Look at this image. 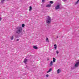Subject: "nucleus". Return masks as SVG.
Returning <instances> with one entry per match:
<instances>
[{
  "mask_svg": "<svg viewBox=\"0 0 79 79\" xmlns=\"http://www.w3.org/2000/svg\"><path fill=\"white\" fill-rule=\"evenodd\" d=\"M23 31V29L22 28L20 27H17L15 30V31L16 34H19L21 33H22Z\"/></svg>",
  "mask_w": 79,
  "mask_h": 79,
  "instance_id": "obj_1",
  "label": "nucleus"
},
{
  "mask_svg": "<svg viewBox=\"0 0 79 79\" xmlns=\"http://www.w3.org/2000/svg\"><path fill=\"white\" fill-rule=\"evenodd\" d=\"M46 19V23L47 24H50V23H51V21H52V20L51 19V18L50 17V16H48L47 17Z\"/></svg>",
  "mask_w": 79,
  "mask_h": 79,
  "instance_id": "obj_2",
  "label": "nucleus"
},
{
  "mask_svg": "<svg viewBox=\"0 0 79 79\" xmlns=\"http://www.w3.org/2000/svg\"><path fill=\"white\" fill-rule=\"evenodd\" d=\"M79 65V60H78L77 61L76 63L75 64L74 67L77 68Z\"/></svg>",
  "mask_w": 79,
  "mask_h": 79,
  "instance_id": "obj_3",
  "label": "nucleus"
},
{
  "mask_svg": "<svg viewBox=\"0 0 79 79\" xmlns=\"http://www.w3.org/2000/svg\"><path fill=\"white\" fill-rule=\"evenodd\" d=\"M60 4H59L57 5V6L55 7V10H58V9H60Z\"/></svg>",
  "mask_w": 79,
  "mask_h": 79,
  "instance_id": "obj_4",
  "label": "nucleus"
},
{
  "mask_svg": "<svg viewBox=\"0 0 79 79\" xmlns=\"http://www.w3.org/2000/svg\"><path fill=\"white\" fill-rule=\"evenodd\" d=\"M27 59H26V58H25L23 62L24 63H26V62H27Z\"/></svg>",
  "mask_w": 79,
  "mask_h": 79,
  "instance_id": "obj_5",
  "label": "nucleus"
},
{
  "mask_svg": "<svg viewBox=\"0 0 79 79\" xmlns=\"http://www.w3.org/2000/svg\"><path fill=\"white\" fill-rule=\"evenodd\" d=\"M54 47H54V49L55 50H56V48L57 47V46H56V44H55L54 45Z\"/></svg>",
  "mask_w": 79,
  "mask_h": 79,
  "instance_id": "obj_6",
  "label": "nucleus"
},
{
  "mask_svg": "<svg viewBox=\"0 0 79 79\" xmlns=\"http://www.w3.org/2000/svg\"><path fill=\"white\" fill-rule=\"evenodd\" d=\"M53 65V61H51V62L50 63V66H52Z\"/></svg>",
  "mask_w": 79,
  "mask_h": 79,
  "instance_id": "obj_7",
  "label": "nucleus"
},
{
  "mask_svg": "<svg viewBox=\"0 0 79 79\" xmlns=\"http://www.w3.org/2000/svg\"><path fill=\"white\" fill-rule=\"evenodd\" d=\"M52 68L50 69L48 71V72H47V73H50V71H52Z\"/></svg>",
  "mask_w": 79,
  "mask_h": 79,
  "instance_id": "obj_8",
  "label": "nucleus"
},
{
  "mask_svg": "<svg viewBox=\"0 0 79 79\" xmlns=\"http://www.w3.org/2000/svg\"><path fill=\"white\" fill-rule=\"evenodd\" d=\"M61 72V70L60 69H58L57 70V73L59 74Z\"/></svg>",
  "mask_w": 79,
  "mask_h": 79,
  "instance_id": "obj_9",
  "label": "nucleus"
},
{
  "mask_svg": "<svg viewBox=\"0 0 79 79\" xmlns=\"http://www.w3.org/2000/svg\"><path fill=\"white\" fill-rule=\"evenodd\" d=\"M53 63H55L56 61V59H55V58L54 57L53 58Z\"/></svg>",
  "mask_w": 79,
  "mask_h": 79,
  "instance_id": "obj_10",
  "label": "nucleus"
},
{
  "mask_svg": "<svg viewBox=\"0 0 79 79\" xmlns=\"http://www.w3.org/2000/svg\"><path fill=\"white\" fill-rule=\"evenodd\" d=\"M50 6H51V5L50 4H48L46 6V7H50Z\"/></svg>",
  "mask_w": 79,
  "mask_h": 79,
  "instance_id": "obj_11",
  "label": "nucleus"
},
{
  "mask_svg": "<svg viewBox=\"0 0 79 79\" xmlns=\"http://www.w3.org/2000/svg\"><path fill=\"white\" fill-rule=\"evenodd\" d=\"M33 48H35V49H37V47L36 46H34L33 47Z\"/></svg>",
  "mask_w": 79,
  "mask_h": 79,
  "instance_id": "obj_12",
  "label": "nucleus"
},
{
  "mask_svg": "<svg viewBox=\"0 0 79 79\" xmlns=\"http://www.w3.org/2000/svg\"><path fill=\"white\" fill-rule=\"evenodd\" d=\"M30 9H29V11H31L32 10V8L31 6H30L29 7Z\"/></svg>",
  "mask_w": 79,
  "mask_h": 79,
  "instance_id": "obj_13",
  "label": "nucleus"
},
{
  "mask_svg": "<svg viewBox=\"0 0 79 79\" xmlns=\"http://www.w3.org/2000/svg\"><path fill=\"white\" fill-rule=\"evenodd\" d=\"M5 0H1V3H2V4H3V2L4 1H5Z\"/></svg>",
  "mask_w": 79,
  "mask_h": 79,
  "instance_id": "obj_14",
  "label": "nucleus"
},
{
  "mask_svg": "<svg viewBox=\"0 0 79 79\" xmlns=\"http://www.w3.org/2000/svg\"><path fill=\"white\" fill-rule=\"evenodd\" d=\"M49 3H51V4H53V2L51 1H50Z\"/></svg>",
  "mask_w": 79,
  "mask_h": 79,
  "instance_id": "obj_15",
  "label": "nucleus"
},
{
  "mask_svg": "<svg viewBox=\"0 0 79 79\" xmlns=\"http://www.w3.org/2000/svg\"><path fill=\"white\" fill-rule=\"evenodd\" d=\"M46 41L47 42H48L49 41H48V38H46Z\"/></svg>",
  "mask_w": 79,
  "mask_h": 79,
  "instance_id": "obj_16",
  "label": "nucleus"
},
{
  "mask_svg": "<svg viewBox=\"0 0 79 79\" xmlns=\"http://www.w3.org/2000/svg\"><path fill=\"white\" fill-rule=\"evenodd\" d=\"M13 38H14L13 36H12V37L10 38V39L11 40H13Z\"/></svg>",
  "mask_w": 79,
  "mask_h": 79,
  "instance_id": "obj_17",
  "label": "nucleus"
},
{
  "mask_svg": "<svg viewBox=\"0 0 79 79\" xmlns=\"http://www.w3.org/2000/svg\"><path fill=\"white\" fill-rule=\"evenodd\" d=\"M79 0H78L76 2L75 4H77L79 3Z\"/></svg>",
  "mask_w": 79,
  "mask_h": 79,
  "instance_id": "obj_18",
  "label": "nucleus"
},
{
  "mask_svg": "<svg viewBox=\"0 0 79 79\" xmlns=\"http://www.w3.org/2000/svg\"><path fill=\"white\" fill-rule=\"evenodd\" d=\"M25 26V25H24V24H22V27H24Z\"/></svg>",
  "mask_w": 79,
  "mask_h": 79,
  "instance_id": "obj_19",
  "label": "nucleus"
},
{
  "mask_svg": "<svg viewBox=\"0 0 79 79\" xmlns=\"http://www.w3.org/2000/svg\"><path fill=\"white\" fill-rule=\"evenodd\" d=\"M56 52L57 54H58V53H59V52H58V51H56Z\"/></svg>",
  "mask_w": 79,
  "mask_h": 79,
  "instance_id": "obj_20",
  "label": "nucleus"
},
{
  "mask_svg": "<svg viewBox=\"0 0 79 79\" xmlns=\"http://www.w3.org/2000/svg\"><path fill=\"white\" fill-rule=\"evenodd\" d=\"M45 2V0H42V2H43V3H44V2Z\"/></svg>",
  "mask_w": 79,
  "mask_h": 79,
  "instance_id": "obj_21",
  "label": "nucleus"
},
{
  "mask_svg": "<svg viewBox=\"0 0 79 79\" xmlns=\"http://www.w3.org/2000/svg\"><path fill=\"white\" fill-rule=\"evenodd\" d=\"M15 37L16 38H18V35H15Z\"/></svg>",
  "mask_w": 79,
  "mask_h": 79,
  "instance_id": "obj_22",
  "label": "nucleus"
},
{
  "mask_svg": "<svg viewBox=\"0 0 79 79\" xmlns=\"http://www.w3.org/2000/svg\"><path fill=\"white\" fill-rule=\"evenodd\" d=\"M46 77H48V76H49V75L48 74H47L46 75Z\"/></svg>",
  "mask_w": 79,
  "mask_h": 79,
  "instance_id": "obj_23",
  "label": "nucleus"
},
{
  "mask_svg": "<svg viewBox=\"0 0 79 79\" xmlns=\"http://www.w3.org/2000/svg\"><path fill=\"white\" fill-rule=\"evenodd\" d=\"M2 19V18H0V21H1V20Z\"/></svg>",
  "mask_w": 79,
  "mask_h": 79,
  "instance_id": "obj_24",
  "label": "nucleus"
},
{
  "mask_svg": "<svg viewBox=\"0 0 79 79\" xmlns=\"http://www.w3.org/2000/svg\"><path fill=\"white\" fill-rule=\"evenodd\" d=\"M19 39H17V40H16V41H19Z\"/></svg>",
  "mask_w": 79,
  "mask_h": 79,
  "instance_id": "obj_25",
  "label": "nucleus"
},
{
  "mask_svg": "<svg viewBox=\"0 0 79 79\" xmlns=\"http://www.w3.org/2000/svg\"><path fill=\"white\" fill-rule=\"evenodd\" d=\"M56 37H57V38H58V36H57Z\"/></svg>",
  "mask_w": 79,
  "mask_h": 79,
  "instance_id": "obj_26",
  "label": "nucleus"
},
{
  "mask_svg": "<svg viewBox=\"0 0 79 79\" xmlns=\"http://www.w3.org/2000/svg\"><path fill=\"white\" fill-rule=\"evenodd\" d=\"M64 1H65V0H64Z\"/></svg>",
  "mask_w": 79,
  "mask_h": 79,
  "instance_id": "obj_27",
  "label": "nucleus"
}]
</instances>
